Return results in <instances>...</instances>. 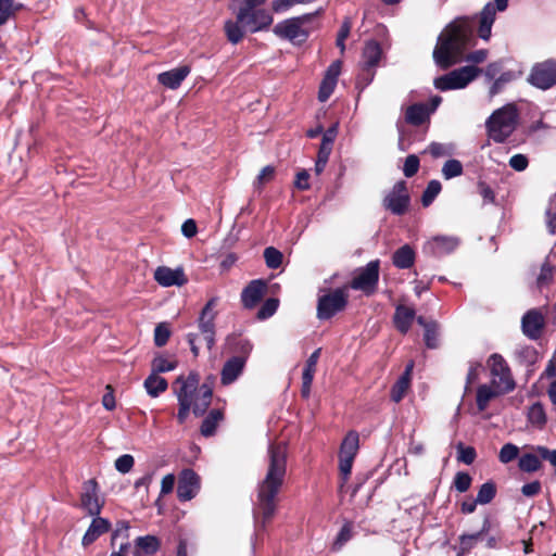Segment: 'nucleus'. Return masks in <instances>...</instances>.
I'll return each mask as SVG.
<instances>
[{"instance_id":"nucleus-1","label":"nucleus","mask_w":556,"mask_h":556,"mask_svg":"<svg viewBox=\"0 0 556 556\" xmlns=\"http://www.w3.org/2000/svg\"><path fill=\"white\" fill-rule=\"evenodd\" d=\"M475 25L476 17L460 16L442 30L432 53L433 61L438 67L447 70L463 60L473 64H479L486 60L488 50L485 49L472 51L464 58L466 50L475 41Z\"/></svg>"},{"instance_id":"nucleus-2","label":"nucleus","mask_w":556,"mask_h":556,"mask_svg":"<svg viewBox=\"0 0 556 556\" xmlns=\"http://www.w3.org/2000/svg\"><path fill=\"white\" fill-rule=\"evenodd\" d=\"M268 465L265 477L257 484L256 501L253 508L255 528L265 529L277 509V496L283 485L287 473L286 444L271 443L268 446Z\"/></svg>"},{"instance_id":"nucleus-3","label":"nucleus","mask_w":556,"mask_h":556,"mask_svg":"<svg viewBox=\"0 0 556 556\" xmlns=\"http://www.w3.org/2000/svg\"><path fill=\"white\" fill-rule=\"evenodd\" d=\"M236 21L225 22L224 30L229 42L237 45L242 40L245 29L250 33L267 30L274 22L273 15L265 9H233Z\"/></svg>"},{"instance_id":"nucleus-4","label":"nucleus","mask_w":556,"mask_h":556,"mask_svg":"<svg viewBox=\"0 0 556 556\" xmlns=\"http://www.w3.org/2000/svg\"><path fill=\"white\" fill-rule=\"evenodd\" d=\"M217 298H211L203 308L200 312V315L197 319L199 333L189 332L186 338L187 342L190 345V350L194 357H197L200 353V348L198 345V340L201 337L208 351H211L215 345V334H216V325L215 319L217 316V312L215 311V306L217 304Z\"/></svg>"},{"instance_id":"nucleus-5","label":"nucleus","mask_w":556,"mask_h":556,"mask_svg":"<svg viewBox=\"0 0 556 556\" xmlns=\"http://www.w3.org/2000/svg\"><path fill=\"white\" fill-rule=\"evenodd\" d=\"M519 113L514 103L495 110L486 119L488 135L495 142H504L516 129Z\"/></svg>"},{"instance_id":"nucleus-6","label":"nucleus","mask_w":556,"mask_h":556,"mask_svg":"<svg viewBox=\"0 0 556 556\" xmlns=\"http://www.w3.org/2000/svg\"><path fill=\"white\" fill-rule=\"evenodd\" d=\"M349 303L348 287L336 289L319 288L316 317L319 320H329L343 312Z\"/></svg>"},{"instance_id":"nucleus-7","label":"nucleus","mask_w":556,"mask_h":556,"mask_svg":"<svg viewBox=\"0 0 556 556\" xmlns=\"http://www.w3.org/2000/svg\"><path fill=\"white\" fill-rule=\"evenodd\" d=\"M190 380L194 382V390L191 392V402H192V413L199 417L206 413L208 406L212 402L213 396V390L210 384L202 383L200 384V376L199 374L191 371L187 377L179 376L176 378L175 382L173 383V391L175 392V389H182L185 386H187Z\"/></svg>"},{"instance_id":"nucleus-8","label":"nucleus","mask_w":556,"mask_h":556,"mask_svg":"<svg viewBox=\"0 0 556 556\" xmlns=\"http://www.w3.org/2000/svg\"><path fill=\"white\" fill-rule=\"evenodd\" d=\"M315 14L316 13L303 14L279 22L274 26L273 33L277 37L289 40L292 43H302L309 35L308 30L304 28V24L309 22Z\"/></svg>"},{"instance_id":"nucleus-9","label":"nucleus","mask_w":556,"mask_h":556,"mask_svg":"<svg viewBox=\"0 0 556 556\" xmlns=\"http://www.w3.org/2000/svg\"><path fill=\"white\" fill-rule=\"evenodd\" d=\"M480 72L481 70L473 65H466L437 77L433 85L440 91L463 89L476 79Z\"/></svg>"},{"instance_id":"nucleus-10","label":"nucleus","mask_w":556,"mask_h":556,"mask_svg":"<svg viewBox=\"0 0 556 556\" xmlns=\"http://www.w3.org/2000/svg\"><path fill=\"white\" fill-rule=\"evenodd\" d=\"M491 384L500 393H508L516 387L510 368L501 354L494 353L488 359Z\"/></svg>"},{"instance_id":"nucleus-11","label":"nucleus","mask_w":556,"mask_h":556,"mask_svg":"<svg viewBox=\"0 0 556 556\" xmlns=\"http://www.w3.org/2000/svg\"><path fill=\"white\" fill-rule=\"evenodd\" d=\"M532 453H523L518 458V468L522 472L532 473L542 468V460L548 462L556 473V450H551L544 445L532 446Z\"/></svg>"},{"instance_id":"nucleus-12","label":"nucleus","mask_w":556,"mask_h":556,"mask_svg":"<svg viewBox=\"0 0 556 556\" xmlns=\"http://www.w3.org/2000/svg\"><path fill=\"white\" fill-rule=\"evenodd\" d=\"M359 448V437L356 431H350L344 437L339 452V470L342 478V485L348 481L354 458Z\"/></svg>"},{"instance_id":"nucleus-13","label":"nucleus","mask_w":556,"mask_h":556,"mask_svg":"<svg viewBox=\"0 0 556 556\" xmlns=\"http://www.w3.org/2000/svg\"><path fill=\"white\" fill-rule=\"evenodd\" d=\"M409 203L410 197L404 180L395 182V185L382 200L383 207L387 211H390L393 215L397 216H401L407 212Z\"/></svg>"},{"instance_id":"nucleus-14","label":"nucleus","mask_w":556,"mask_h":556,"mask_svg":"<svg viewBox=\"0 0 556 556\" xmlns=\"http://www.w3.org/2000/svg\"><path fill=\"white\" fill-rule=\"evenodd\" d=\"M379 261L369 262L365 267L358 269L352 279L350 287L353 290L363 291L365 294H372L379 281Z\"/></svg>"},{"instance_id":"nucleus-15","label":"nucleus","mask_w":556,"mask_h":556,"mask_svg":"<svg viewBox=\"0 0 556 556\" xmlns=\"http://www.w3.org/2000/svg\"><path fill=\"white\" fill-rule=\"evenodd\" d=\"M533 87L547 90L556 85V61L546 60L533 65L528 76Z\"/></svg>"},{"instance_id":"nucleus-16","label":"nucleus","mask_w":556,"mask_h":556,"mask_svg":"<svg viewBox=\"0 0 556 556\" xmlns=\"http://www.w3.org/2000/svg\"><path fill=\"white\" fill-rule=\"evenodd\" d=\"M509 0H494L488 2L479 14L478 36L488 41L491 37V29L496 17V11L503 12L507 9Z\"/></svg>"},{"instance_id":"nucleus-17","label":"nucleus","mask_w":556,"mask_h":556,"mask_svg":"<svg viewBox=\"0 0 556 556\" xmlns=\"http://www.w3.org/2000/svg\"><path fill=\"white\" fill-rule=\"evenodd\" d=\"M460 244L456 236H435L424 245V252L433 257H442L454 252Z\"/></svg>"},{"instance_id":"nucleus-18","label":"nucleus","mask_w":556,"mask_h":556,"mask_svg":"<svg viewBox=\"0 0 556 556\" xmlns=\"http://www.w3.org/2000/svg\"><path fill=\"white\" fill-rule=\"evenodd\" d=\"M81 507L89 516H98L103 507V501L99 497V486L96 479H89L83 483L80 494Z\"/></svg>"},{"instance_id":"nucleus-19","label":"nucleus","mask_w":556,"mask_h":556,"mask_svg":"<svg viewBox=\"0 0 556 556\" xmlns=\"http://www.w3.org/2000/svg\"><path fill=\"white\" fill-rule=\"evenodd\" d=\"M200 490V478L192 469H185L181 471L178 485L177 497L181 502L192 500Z\"/></svg>"},{"instance_id":"nucleus-20","label":"nucleus","mask_w":556,"mask_h":556,"mask_svg":"<svg viewBox=\"0 0 556 556\" xmlns=\"http://www.w3.org/2000/svg\"><path fill=\"white\" fill-rule=\"evenodd\" d=\"M492 529V521L489 516H485L481 529L476 533H464L458 538L457 556H464L473 549L479 541H482Z\"/></svg>"},{"instance_id":"nucleus-21","label":"nucleus","mask_w":556,"mask_h":556,"mask_svg":"<svg viewBox=\"0 0 556 556\" xmlns=\"http://www.w3.org/2000/svg\"><path fill=\"white\" fill-rule=\"evenodd\" d=\"M154 279L162 287H181L188 281L181 267L173 269L166 266H160L155 269Z\"/></svg>"},{"instance_id":"nucleus-22","label":"nucleus","mask_w":556,"mask_h":556,"mask_svg":"<svg viewBox=\"0 0 556 556\" xmlns=\"http://www.w3.org/2000/svg\"><path fill=\"white\" fill-rule=\"evenodd\" d=\"M544 327V317L539 309L528 311L521 319L522 332L532 340L540 338Z\"/></svg>"},{"instance_id":"nucleus-23","label":"nucleus","mask_w":556,"mask_h":556,"mask_svg":"<svg viewBox=\"0 0 556 556\" xmlns=\"http://www.w3.org/2000/svg\"><path fill=\"white\" fill-rule=\"evenodd\" d=\"M266 282L262 279L252 280L241 293V302L245 308H253L266 292Z\"/></svg>"},{"instance_id":"nucleus-24","label":"nucleus","mask_w":556,"mask_h":556,"mask_svg":"<svg viewBox=\"0 0 556 556\" xmlns=\"http://www.w3.org/2000/svg\"><path fill=\"white\" fill-rule=\"evenodd\" d=\"M91 517V523L81 540L83 546L92 544L102 534L109 532L112 526L109 519L100 517V515Z\"/></svg>"},{"instance_id":"nucleus-25","label":"nucleus","mask_w":556,"mask_h":556,"mask_svg":"<svg viewBox=\"0 0 556 556\" xmlns=\"http://www.w3.org/2000/svg\"><path fill=\"white\" fill-rule=\"evenodd\" d=\"M194 382L190 380V382L185 386L182 389H175V395L178 401V413L177 420L179 424H184L189 416L190 410H192V402H191V392L194 390Z\"/></svg>"},{"instance_id":"nucleus-26","label":"nucleus","mask_w":556,"mask_h":556,"mask_svg":"<svg viewBox=\"0 0 556 556\" xmlns=\"http://www.w3.org/2000/svg\"><path fill=\"white\" fill-rule=\"evenodd\" d=\"M190 74V67L182 65L173 70L160 73L157 75V81L168 89H177L186 77Z\"/></svg>"},{"instance_id":"nucleus-27","label":"nucleus","mask_w":556,"mask_h":556,"mask_svg":"<svg viewBox=\"0 0 556 556\" xmlns=\"http://www.w3.org/2000/svg\"><path fill=\"white\" fill-rule=\"evenodd\" d=\"M245 366L243 357H230L223 366L220 381L224 386L235 382L242 374Z\"/></svg>"},{"instance_id":"nucleus-28","label":"nucleus","mask_w":556,"mask_h":556,"mask_svg":"<svg viewBox=\"0 0 556 556\" xmlns=\"http://www.w3.org/2000/svg\"><path fill=\"white\" fill-rule=\"evenodd\" d=\"M415 309L405 305H397L393 316V323L395 328L401 333H407L413 320L415 319Z\"/></svg>"},{"instance_id":"nucleus-29","label":"nucleus","mask_w":556,"mask_h":556,"mask_svg":"<svg viewBox=\"0 0 556 556\" xmlns=\"http://www.w3.org/2000/svg\"><path fill=\"white\" fill-rule=\"evenodd\" d=\"M413 369V363L408 364L405 368V371L401 375V377L396 380L394 386L391 389V400L395 403H399L405 396L409 384H410V372Z\"/></svg>"},{"instance_id":"nucleus-30","label":"nucleus","mask_w":556,"mask_h":556,"mask_svg":"<svg viewBox=\"0 0 556 556\" xmlns=\"http://www.w3.org/2000/svg\"><path fill=\"white\" fill-rule=\"evenodd\" d=\"M429 115L430 111L425 103H415L406 109L405 122L414 126H419L429 118Z\"/></svg>"},{"instance_id":"nucleus-31","label":"nucleus","mask_w":556,"mask_h":556,"mask_svg":"<svg viewBox=\"0 0 556 556\" xmlns=\"http://www.w3.org/2000/svg\"><path fill=\"white\" fill-rule=\"evenodd\" d=\"M393 265L400 269H408L414 265L415 251L408 244L399 248L392 256Z\"/></svg>"},{"instance_id":"nucleus-32","label":"nucleus","mask_w":556,"mask_h":556,"mask_svg":"<svg viewBox=\"0 0 556 556\" xmlns=\"http://www.w3.org/2000/svg\"><path fill=\"white\" fill-rule=\"evenodd\" d=\"M381 47L377 41L370 40L366 42L363 50V63L365 70L370 71L377 66L381 58Z\"/></svg>"},{"instance_id":"nucleus-33","label":"nucleus","mask_w":556,"mask_h":556,"mask_svg":"<svg viewBox=\"0 0 556 556\" xmlns=\"http://www.w3.org/2000/svg\"><path fill=\"white\" fill-rule=\"evenodd\" d=\"M143 386L151 397H157L161 393L167 390L168 383L165 378L151 372L144 380Z\"/></svg>"},{"instance_id":"nucleus-34","label":"nucleus","mask_w":556,"mask_h":556,"mask_svg":"<svg viewBox=\"0 0 556 556\" xmlns=\"http://www.w3.org/2000/svg\"><path fill=\"white\" fill-rule=\"evenodd\" d=\"M224 418V414L220 409H212L204 418L201 425V434L204 437H211L215 433L218 422Z\"/></svg>"},{"instance_id":"nucleus-35","label":"nucleus","mask_w":556,"mask_h":556,"mask_svg":"<svg viewBox=\"0 0 556 556\" xmlns=\"http://www.w3.org/2000/svg\"><path fill=\"white\" fill-rule=\"evenodd\" d=\"M354 535V525L350 520H345L342 525L340 531L338 532L336 539L333 540L331 549L333 552H339L343 548V546L353 538Z\"/></svg>"},{"instance_id":"nucleus-36","label":"nucleus","mask_w":556,"mask_h":556,"mask_svg":"<svg viewBox=\"0 0 556 556\" xmlns=\"http://www.w3.org/2000/svg\"><path fill=\"white\" fill-rule=\"evenodd\" d=\"M228 343L230 344V349L233 353H237L235 357H243L244 362L253 350V344L250 340L239 337L228 338Z\"/></svg>"},{"instance_id":"nucleus-37","label":"nucleus","mask_w":556,"mask_h":556,"mask_svg":"<svg viewBox=\"0 0 556 556\" xmlns=\"http://www.w3.org/2000/svg\"><path fill=\"white\" fill-rule=\"evenodd\" d=\"M498 394H501V393L497 392V390L494 389V387H492V384L491 386L481 384L477 389V396H476L478 409L480 412H483L488 407L490 401Z\"/></svg>"},{"instance_id":"nucleus-38","label":"nucleus","mask_w":556,"mask_h":556,"mask_svg":"<svg viewBox=\"0 0 556 556\" xmlns=\"http://www.w3.org/2000/svg\"><path fill=\"white\" fill-rule=\"evenodd\" d=\"M527 417L528 421L532 426L538 427L540 429L543 428L546 424V413L544 406L540 402L532 404L528 408Z\"/></svg>"},{"instance_id":"nucleus-39","label":"nucleus","mask_w":556,"mask_h":556,"mask_svg":"<svg viewBox=\"0 0 556 556\" xmlns=\"http://www.w3.org/2000/svg\"><path fill=\"white\" fill-rule=\"evenodd\" d=\"M515 73L511 71L503 72L500 76L495 77L489 89L490 98L498 94L507 84L515 79Z\"/></svg>"},{"instance_id":"nucleus-40","label":"nucleus","mask_w":556,"mask_h":556,"mask_svg":"<svg viewBox=\"0 0 556 556\" xmlns=\"http://www.w3.org/2000/svg\"><path fill=\"white\" fill-rule=\"evenodd\" d=\"M177 367V361L175 359H168L164 357L163 355H157L153 358L151 363V372L154 374H163L167 371H172Z\"/></svg>"},{"instance_id":"nucleus-41","label":"nucleus","mask_w":556,"mask_h":556,"mask_svg":"<svg viewBox=\"0 0 556 556\" xmlns=\"http://www.w3.org/2000/svg\"><path fill=\"white\" fill-rule=\"evenodd\" d=\"M442 185L439 180H430L421 195V203L425 207L429 206L441 192Z\"/></svg>"},{"instance_id":"nucleus-42","label":"nucleus","mask_w":556,"mask_h":556,"mask_svg":"<svg viewBox=\"0 0 556 556\" xmlns=\"http://www.w3.org/2000/svg\"><path fill=\"white\" fill-rule=\"evenodd\" d=\"M464 167L460 161L451 159L443 164L442 175L446 180L463 175Z\"/></svg>"},{"instance_id":"nucleus-43","label":"nucleus","mask_w":556,"mask_h":556,"mask_svg":"<svg viewBox=\"0 0 556 556\" xmlns=\"http://www.w3.org/2000/svg\"><path fill=\"white\" fill-rule=\"evenodd\" d=\"M495 484L491 481H488L480 486L476 500L479 504L485 505L489 504L495 497Z\"/></svg>"},{"instance_id":"nucleus-44","label":"nucleus","mask_w":556,"mask_h":556,"mask_svg":"<svg viewBox=\"0 0 556 556\" xmlns=\"http://www.w3.org/2000/svg\"><path fill=\"white\" fill-rule=\"evenodd\" d=\"M21 7L22 5L16 4L14 0H0V26L5 24Z\"/></svg>"},{"instance_id":"nucleus-45","label":"nucleus","mask_w":556,"mask_h":556,"mask_svg":"<svg viewBox=\"0 0 556 556\" xmlns=\"http://www.w3.org/2000/svg\"><path fill=\"white\" fill-rule=\"evenodd\" d=\"M264 258L268 268L277 269L282 264L283 255L278 249L268 247L264 250Z\"/></svg>"},{"instance_id":"nucleus-46","label":"nucleus","mask_w":556,"mask_h":556,"mask_svg":"<svg viewBox=\"0 0 556 556\" xmlns=\"http://www.w3.org/2000/svg\"><path fill=\"white\" fill-rule=\"evenodd\" d=\"M315 1L316 0H271V10L275 13H283L296 4H308Z\"/></svg>"},{"instance_id":"nucleus-47","label":"nucleus","mask_w":556,"mask_h":556,"mask_svg":"<svg viewBox=\"0 0 556 556\" xmlns=\"http://www.w3.org/2000/svg\"><path fill=\"white\" fill-rule=\"evenodd\" d=\"M137 546L146 554H154L160 547V541L156 536L146 535L137 539Z\"/></svg>"},{"instance_id":"nucleus-48","label":"nucleus","mask_w":556,"mask_h":556,"mask_svg":"<svg viewBox=\"0 0 556 556\" xmlns=\"http://www.w3.org/2000/svg\"><path fill=\"white\" fill-rule=\"evenodd\" d=\"M279 301L275 298L267 299L263 305L260 307L257 312V318L261 320L268 319L271 317L278 309Z\"/></svg>"},{"instance_id":"nucleus-49","label":"nucleus","mask_w":556,"mask_h":556,"mask_svg":"<svg viewBox=\"0 0 556 556\" xmlns=\"http://www.w3.org/2000/svg\"><path fill=\"white\" fill-rule=\"evenodd\" d=\"M554 266L549 262H544L541 266L540 274L536 278V285L539 288L549 285L554 278Z\"/></svg>"},{"instance_id":"nucleus-50","label":"nucleus","mask_w":556,"mask_h":556,"mask_svg":"<svg viewBox=\"0 0 556 556\" xmlns=\"http://www.w3.org/2000/svg\"><path fill=\"white\" fill-rule=\"evenodd\" d=\"M519 455V447L513 443H506L502 446L498 459L503 464H508L516 459Z\"/></svg>"},{"instance_id":"nucleus-51","label":"nucleus","mask_w":556,"mask_h":556,"mask_svg":"<svg viewBox=\"0 0 556 556\" xmlns=\"http://www.w3.org/2000/svg\"><path fill=\"white\" fill-rule=\"evenodd\" d=\"M425 152L430 153L434 159L447 156L453 153V147L451 144H444L440 142H431Z\"/></svg>"},{"instance_id":"nucleus-52","label":"nucleus","mask_w":556,"mask_h":556,"mask_svg":"<svg viewBox=\"0 0 556 556\" xmlns=\"http://www.w3.org/2000/svg\"><path fill=\"white\" fill-rule=\"evenodd\" d=\"M476 450L472 446H465L463 443L457 444V460L466 465H471L476 459Z\"/></svg>"},{"instance_id":"nucleus-53","label":"nucleus","mask_w":556,"mask_h":556,"mask_svg":"<svg viewBox=\"0 0 556 556\" xmlns=\"http://www.w3.org/2000/svg\"><path fill=\"white\" fill-rule=\"evenodd\" d=\"M170 337V330L164 323L159 324L154 329V343L156 346H164Z\"/></svg>"},{"instance_id":"nucleus-54","label":"nucleus","mask_w":556,"mask_h":556,"mask_svg":"<svg viewBox=\"0 0 556 556\" xmlns=\"http://www.w3.org/2000/svg\"><path fill=\"white\" fill-rule=\"evenodd\" d=\"M424 340H425L427 348H429V349L438 348V331H437L435 323L431 321L429 325L426 326Z\"/></svg>"},{"instance_id":"nucleus-55","label":"nucleus","mask_w":556,"mask_h":556,"mask_svg":"<svg viewBox=\"0 0 556 556\" xmlns=\"http://www.w3.org/2000/svg\"><path fill=\"white\" fill-rule=\"evenodd\" d=\"M419 169V159L416 154H409L404 162L403 173L405 177H413Z\"/></svg>"},{"instance_id":"nucleus-56","label":"nucleus","mask_w":556,"mask_h":556,"mask_svg":"<svg viewBox=\"0 0 556 556\" xmlns=\"http://www.w3.org/2000/svg\"><path fill=\"white\" fill-rule=\"evenodd\" d=\"M471 481V477L467 472L459 471L455 475L453 484L458 492L464 493L469 490Z\"/></svg>"},{"instance_id":"nucleus-57","label":"nucleus","mask_w":556,"mask_h":556,"mask_svg":"<svg viewBox=\"0 0 556 556\" xmlns=\"http://www.w3.org/2000/svg\"><path fill=\"white\" fill-rule=\"evenodd\" d=\"M135 459L129 454H124L115 460V468L121 473H127L134 467Z\"/></svg>"},{"instance_id":"nucleus-58","label":"nucleus","mask_w":556,"mask_h":556,"mask_svg":"<svg viewBox=\"0 0 556 556\" xmlns=\"http://www.w3.org/2000/svg\"><path fill=\"white\" fill-rule=\"evenodd\" d=\"M330 153H331L330 148L319 147L317 160L315 163V172L317 175L323 173V170L325 169L326 164L329 160Z\"/></svg>"},{"instance_id":"nucleus-59","label":"nucleus","mask_w":556,"mask_h":556,"mask_svg":"<svg viewBox=\"0 0 556 556\" xmlns=\"http://www.w3.org/2000/svg\"><path fill=\"white\" fill-rule=\"evenodd\" d=\"M502 62L496 61L489 63L484 70H481L480 73H483L488 80H493L495 77L500 76L502 72Z\"/></svg>"},{"instance_id":"nucleus-60","label":"nucleus","mask_w":556,"mask_h":556,"mask_svg":"<svg viewBox=\"0 0 556 556\" xmlns=\"http://www.w3.org/2000/svg\"><path fill=\"white\" fill-rule=\"evenodd\" d=\"M517 357L520 361L532 364L536 359V351L532 346H523L516 351Z\"/></svg>"},{"instance_id":"nucleus-61","label":"nucleus","mask_w":556,"mask_h":556,"mask_svg":"<svg viewBox=\"0 0 556 556\" xmlns=\"http://www.w3.org/2000/svg\"><path fill=\"white\" fill-rule=\"evenodd\" d=\"M336 85L337 84L333 81L323 79L318 91L319 101L325 102L326 100H328V98L333 92Z\"/></svg>"},{"instance_id":"nucleus-62","label":"nucleus","mask_w":556,"mask_h":556,"mask_svg":"<svg viewBox=\"0 0 556 556\" xmlns=\"http://www.w3.org/2000/svg\"><path fill=\"white\" fill-rule=\"evenodd\" d=\"M528 164V157L523 154H515L509 159V166L517 172L525 170Z\"/></svg>"},{"instance_id":"nucleus-63","label":"nucleus","mask_w":556,"mask_h":556,"mask_svg":"<svg viewBox=\"0 0 556 556\" xmlns=\"http://www.w3.org/2000/svg\"><path fill=\"white\" fill-rule=\"evenodd\" d=\"M351 30V24L349 21L343 22V24L340 27V30L337 36V46L340 48L341 52L343 53L345 50L344 41L349 37Z\"/></svg>"},{"instance_id":"nucleus-64","label":"nucleus","mask_w":556,"mask_h":556,"mask_svg":"<svg viewBox=\"0 0 556 556\" xmlns=\"http://www.w3.org/2000/svg\"><path fill=\"white\" fill-rule=\"evenodd\" d=\"M478 191L479 194L483 198L484 202L493 203L495 201V193L486 182L479 181Z\"/></svg>"}]
</instances>
